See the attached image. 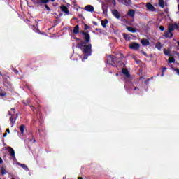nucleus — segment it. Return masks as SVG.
I'll return each instance as SVG.
<instances>
[{"instance_id": "f257e3e1", "label": "nucleus", "mask_w": 179, "mask_h": 179, "mask_svg": "<svg viewBox=\"0 0 179 179\" xmlns=\"http://www.w3.org/2000/svg\"><path fill=\"white\" fill-rule=\"evenodd\" d=\"M77 48H80L83 54H84L83 59H87L93 52V50H92V43H87L86 41H85V42L77 43Z\"/></svg>"}, {"instance_id": "f03ea898", "label": "nucleus", "mask_w": 179, "mask_h": 179, "mask_svg": "<svg viewBox=\"0 0 179 179\" xmlns=\"http://www.w3.org/2000/svg\"><path fill=\"white\" fill-rule=\"evenodd\" d=\"M80 34L84 36V40L87 44H89L90 43V34L89 33L85 31H80Z\"/></svg>"}, {"instance_id": "7ed1b4c3", "label": "nucleus", "mask_w": 179, "mask_h": 179, "mask_svg": "<svg viewBox=\"0 0 179 179\" xmlns=\"http://www.w3.org/2000/svg\"><path fill=\"white\" fill-rule=\"evenodd\" d=\"M129 48L131 50H134V51H138L141 48V45L138 43L133 42L129 45Z\"/></svg>"}, {"instance_id": "20e7f679", "label": "nucleus", "mask_w": 179, "mask_h": 179, "mask_svg": "<svg viewBox=\"0 0 179 179\" xmlns=\"http://www.w3.org/2000/svg\"><path fill=\"white\" fill-rule=\"evenodd\" d=\"M115 57H114V55H110L108 57V59H107V64H108V65H111L112 66H115V65L114 64V59Z\"/></svg>"}, {"instance_id": "39448f33", "label": "nucleus", "mask_w": 179, "mask_h": 179, "mask_svg": "<svg viewBox=\"0 0 179 179\" xmlns=\"http://www.w3.org/2000/svg\"><path fill=\"white\" fill-rule=\"evenodd\" d=\"M111 13L114 17L116 19H120L121 18V14H120V12L117 10L116 9L111 10Z\"/></svg>"}, {"instance_id": "423d86ee", "label": "nucleus", "mask_w": 179, "mask_h": 179, "mask_svg": "<svg viewBox=\"0 0 179 179\" xmlns=\"http://www.w3.org/2000/svg\"><path fill=\"white\" fill-rule=\"evenodd\" d=\"M178 29V25L176 23L169 24L168 27V30H169V31L172 33L173 30H177Z\"/></svg>"}, {"instance_id": "0eeeda50", "label": "nucleus", "mask_w": 179, "mask_h": 179, "mask_svg": "<svg viewBox=\"0 0 179 179\" xmlns=\"http://www.w3.org/2000/svg\"><path fill=\"white\" fill-rule=\"evenodd\" d=\"M148 10H150V12H156V8L152 3H147L145 5Z\"/></svg>"}, {"instance_id": "6e6552de", "label": "nucleus", "mask_w": 179, "mask_h": 179, "mask_svg": "<svg viewBox=\"0 0 179 179\" xmlns=\"http://www.w3.org/2000/svg\"><path fill=\"white\" fill-rule=\"evenodd\" d=\"M102 10H103V16H105L106 15L107 16V13L108 12V5L102 3Z\"/></svg>"}, {"instance_id": "1a4fd4ad", "label": "nucleus", "mask_w": 179, "mask_h": 179, "mask_svg": "<svg viewBox=\"0 0 179 179\" xmlns=\"http://www.w3.org/2000/svg\"><path fill=\"white\" fill-rule=\"evenodd\" d=\"M122 73H123V75H124L127 79H129V78H131V74L129 73L128 69L126 68L122 69Z\"/></svg>"}, {"instance_id": "9d476101", "label": "nucleus", "mask_w": 179, "mask_h": 179, "mask_svg": "<svg viewBox=\"0 0 179 179\" xmlns=\"http://www.w3.org/2000/svg\"><path fill=\"white\" fill-rule=\"evenodd\" d=\"M141 43L142 45H144V47H148V45H150V42L146 38H143L141 41Z\"/></svg>"}, {"instance_id": "9b49d317", "label": "nucleus", "mask_w": 179, "mask_h": 179, "mask_svg": "<svg viewBox=\"0 0 179 179\" xmlns=\"http://www.w3.org/2000/svg\"><path fill=\"white\" fill-rule=\"evenodd\" d=\"M85 10H86V12H94V7H93V6H92V5H87L85 7Z\"/></svg>"}, {"instance_id": "f8f14e48", "label": "nucleus", "mask_w": 179, "mask_h": 179, "mask_svg": "<svg viewBox=\"0 0 179 179\" xmlns=\"http://www.w3.org/2000/svg\"><path fill=\"white\" fill-rule=\"evenodd\" d=\"M60 9L62 12H64V13H66V15H69V10L68 9V7L66 6H62L60 7Z\"/></svg>"}, {"instance_id": "ddd939ff", "label": "nucleus", "mask_w": 179, "mask_h": 179, "mask_svg": "<svg viewBox=\"0 0 179 179\" xmlns=\"http://www.w3.org/2000/svg\"><path fill=\"white\" fill-rule=\"evenodd\" d=\"M16 120H17V115L15 117V115H12V116L10 117V122L12 124V125H15Z\"/></svg>"}, {"instance_id": "4468645a", "label": "nucleus", "mask_w": 179, "mask_h": 179, "mask_svg": "<svg viewBox=\"0 0 179 179\" xmlns=\"http://www.w3.org/2000/svg\"><path fill=\"white\" fill-rule=\"evenodd\" d=\"M164 37H166V38H169V37H173V32H171V31L169 29H168V31H165Z\"/></svg>"}, {"instance_id": "2eb2a0df", "label": "nucleus", "mask_w": 179, "mask_h": 179, "mask_svg": "<svg viewBox=\"0 0 179 179\" xmlns=\"http://www.w3.org/2000/svg\"><path fill=\"white\" fill-rule=\"evenodd\" d=\"M48 2H50V0H37L36 3L40 6H43V3H48Z\"/></svg>"}, {"instance_id": "dca6fc26", "label": "nucleus", "mask_w": 179, "mask_h": 179, "mask_svg": "<svg viewBox=\"0 0 179 179\" xmlns=\"http://www.w3.org/2000/svg\"><path fill=\"white\" fill-rule=\"evenodd\" d=\"M122 4L126 6H129V5H132V1L131 0H122Z\"/></svg>"}, {"instance_id": "f3484780", "label": "nucleus", "mask_w": 179, "mask_h": 179, "mask_svg": "<svg viewBox=\"0 0 179 179\" xmlns=\"http://www.w3.org/2000/svg\"><path fill=\"white\" fill-rule=\"evenodd\" d=\"M127 30H128V31H129L130 33H136V29L132 27H129V26H127L126 27Z\"/></svg>"}, {"instance_id": "a211bd4d", "label": "nucleus", "mask_w": 179, "mask_h": 179, "mask_svg": "<svg viewBox=\"0 0 179 179\" xmlns=\"http://www.w3.org/2000/svg\"><path fill=\"white\" fill-rule=\"evenodd\" d=\"M17 164L18 166H20V167L24 169V170H25L26 171H29V167H27V165H26L24 164H21L20 162H17Z\"/></svg>"}, {"instance_id": "6ab92c4d", "label": "nucleus", "mask_w": 179, "mask_h": 179, "mask_svg": "<svg viewBox=\"0 0 179 179\" xmlns=\"http://www.w3.org/2000/svg\"><path fill=\"white\" fill-rule=\"evenodd\" d=\"M9 149V153L11 156V157H13L14 159H15L16 157H15V150H13V148H12L11 147L8 148Z\"/></svg>"}, {"instance_id": "aec40b11", "label": "nucleus", "mask_w": 179, "mask_h": 179, "mask_svg": "<svg viewBox=\"0 0 179 179\" xmlns=\"http://www.w3.org/2000/svg\"><path fill=\"white\" fill-rule=\"evenodd\" d=\"M127 15H128V16H130V17H135V10H129Z\"/></svg>"}, {"instance_id": "412c9836", "label": "nucleus", "mask_w": 179, "mask_h": 179, "mask_svg": "<svg viewBox=\"0 0 179 179\" xmlns=\"http://www.w3.org/2000/svg\"><path fill=\"white\" fill-rule=\"evenodd\" d=\"M73 34H78L79 33V25H76L73 30Z\"/></svg>"}, {"instance_id": "4be33fe9", "label": "nucleus", "mask_w": 179, "mask_h": 179, "mask_svg": "<svg viewBox=\"0 0 179 179\" xmlns=\"http://www.w3.org/2000/svg\"><path fill=\"white\" fill-rule=\"evenodd\" d=\"M162 47H163V45H162V43L160 42H158L155 44V48L159 50V51H162Z\"/></svg>"}, {"instance_id": "5701e85b", "label": "nucleus", "mask_w": 179, "mask_h": 179, "mask_svg": "<svg viewBox=\"0 0 179 179\" xmlns=\"http://www.w3.org/2000/svg\"><path fill=\"white\" fill-rule=\"evenodd\" d=\"M107 23H108V20H107V19H105L104 20L101 21V24L103 27H106V26H107Z\"/></svg>"}, {"instance_id": "b1692460", "label": "nucleus", "mask_w": 179, "mask_h": 179, "mask_svg": "<svg viewBox=\"0 0 179 179\" xmlns=\"http://www.w3.org/2000/svg\"><path fill=\"white\" fill-rule=\"evenodd\" d=\"M158 5L160 8H164V0H159Z\"/></svg>"}, {"instance_id": "393cba45", "label": "nucleus", "mask_w": 179, "mask_h": 179, "mask_svg": "<svg viewBox=\"0 0 179 179\" xmlns=\"http://www.w3.org/2000/svg\"><path fill=\"white\" fill-rule=\"evenodd\" d=\"M24 128H26V126L24 124H22L20 127V130L22 135H23V134H24Z\"/></svg>"}, {"instance_id": "a878e982", "label": "nucleus", "mask_w": 179, "mask_h": 179, "mask_svg": "<svg viewBox=\"0 0 179 179\" xmlns=\"http://www.w3.org/2000/svg\"><path fill=\"white\" fill-rule=\"evenodd\" d=\"M164 54L167 57H171V54H170V50H167V49H164Z\"/></svg>"}, {"instance_id": "bb28decb", "label": "nucleus", "mask_w": 179, "mask_h": 179, "mask_svg": "<svg viewBox=\"0 0 179 179\" xmlns=\"http://www.w3.org/2000/svg\"><path fill=\"white\" fill-rule=\"evenodd\" d=\"M168 61L169 64H174V62H176V59H174V57H169Z\"/></svg>"}, {"instance_id": "cd10ccee", "label": "nucleus", "mask_w": 179, "mask_h": 179, "mask_svg": "<svg viewBox=\"0 0 179 179\" xmlns=\"http://www.w3.org/2000/svg\"><path fill=\"white\" fill-rule=\"evenodd\" d=\"M22 103H24V106H30V101L29 100H23Z\"/></svg>"}, {"instance_id": "c85d7f7f", "label": "nucleus", "mask_w": 179, "mask_h": 179, "mask_svg": "<svg viewBox=\"0 0 179 179\" xmlns=\"http://www.w3.org/2000/svg\"><path fill=\"white\" fill-rule=\"evenodd\" d=\"M29 141L30 142H33L34 143H36V139H34L32 135H31V136L29 137Z\"/></svg>"}, {"instance_id": "c756f323", "label": "nucleus", "mask_w": 179, "mask_h": 179, "mask_svg": "<svg viewBox=\"0 0 179 179\" xmlns=\"http://www.w3.org/2000/svg\"><path fill=\"white\" fill-rule=\"evenodd\" d=\"M1 174L2 176H3V174H6V169L3 167H1Z\"/></svg>"}, {"instance_id": "7c9ffc66", "label": "nucleus", "mask_w": 179, "mask_h": 179, "mask_svg": "<svg viewBox=\"0 0 179 179\" xmlns=\"http://www.w3.org/2000/svg\"><path fill=\"white\" fill-rule=\"evenodd\" d=\"M141 54H143L145 57H146L147 58H149V55H148L147 52H145L143 50H141Z\"/></svg>"}, {"instance_id": "2f4dec72", "label": "nucleus", "mask_w": 179, "mask_h": 179, "mask_svg": "<svg viewBox=\"0 0 179 179\" xmlns=\"http://www.w3.org/2000/svg\"><path fill=\"white\" fill-rule=\"evenodd\" d=\"M44 6L48 12H51V8H50V6H48V5L45 4Z\"/></svg>"}, {"instance_id": "473e14b6", "label": "nucleus", "mask_w": 179, "mask_h": 179, "mask_svg": "<svg viewBox=\"0 0 179 179\" xmlns=\"http://www.w3.org/2000/svg\"><path fill=\"white\" fill-rule=\"evenodd\" d=\"M29 107L34 113H36V108H34V106L29 105Z\"/></svg>"}, {"instance_id": "72a5a7b5", "label": "nucleus", "mask_w": 179, "mask_h": 179, "mask_svg": "<svg viewBox=\"0 0 179 179\" xmlns=\"http://www.w3.org/2000/svg\"><path fill=\"white\" fill-rule=\"evenodd\" d=\"M87 29H90V27H88V25H87V24H84V30H87Z\"/></svg>"}, {"instance_id": "f704fd0d", "label": "nucleus", "mask_w": 179, "mask_h": 179, "mask_svg": "<svg viewBox=\"0 0 179 179\" xmlns=\"http://www.w3.org/2000/svg\"><path fill=\"white\" fill-rule=\"evenodd\" d=\"M123 38L127 40L128 38V34H122Z\"/></svg>"}, {"instance_id": "c9c22d12", "label": "nucleus", "mask_w": 179, "mask_h": 179, "mask_svg": "<svg viewBox=\"0 0 179 179\" xmlns=\"http://www.w3.org/2000/svg\"><path fill=\"white\" fill-rule=\"evenodd\" d=\"M4 83H7V85H8V86H12V83H10V81H5Z\"/></svg>"}, {"instance_id": "e433bc0d", "label": "nucleus", "mask_w": 179, "mask_h": 179, "mask_svg": "<svg viewBox=\"0 0 179 179\" xmlns=\"http://www.w3.org/2000/svg\"><path fill=\"white\" fill-rule=\"evenodd\" d=\"M6 96V93H0V97H5Z\"/></svg>"}, {"instance_id": "4c0bfd02", "label": "nucleus", "mask_w": 179, "mask_h": 179, "mask_svg": "<svg viewBox=\"0 0 179 179\" xmlns=\"http://www.w3.org/2000/svg\"><path fill=\"white\" fill-rule=\"evenodd\" d=\"M159 30H161V31H164V27L160 26L159 27Z\"/></svg>"}, {"instance_id": "58836bf2", "label": "nucleus", "mask_w": 179, "mask_h": 179, "mask_svg": "<svg viewBox=\"0 0 179 179\" xmlns=\"http://www.w3.org/2000/svg\"><path fill=\"white\" fill-rule=\"evenodd\" d=\"M13 72L15 73V75H19V71L14 69Z\"/></svg>"}, {"instance_id": "ea45409f", "label": "nucleus", "mask_w": 179, "mask_h": 179, "mask_svg": "<svg viewBox=\"0 0 179 179\" xmlns=\"http://www.w3.org/2000/svg\"><path fill=\"white\" fill-rule=\"evenodd\" d=\"M166 70H167V68L164 67V68L162 69V72L163 73H164V72H166Z\"/></svg>"}, {"instance_id": "a19ab883", "label": "nucleus", "mask_w": 179, "mask_h": 179, "mask_svg": "<svg viewBox=\"0 0 179 179\" xmlns=\"http://www.w3.org/2000/svg\"><path fill=\"white\" fill-rule=\"evenodd\" d=\"M112 3H113V6H115V5H117V2L115 1V0H113L112 1Z\"/></svg>"}, {"instance_id": "79ce46f5", "label": "nucleus", "mask_w": 179, "mask_h": 179, "mask_svg": "<svg viewBox=\"0 0 179 179\" xmlns=\"http://www.w3.org/2000/svg\"><path fill=\"white\" fill-rule=\"evenodd\" d=\"M150 80V78H148L145 81V85H148V83H149V81Z\"/></svg>"}, {"instance_id": "37998d69", "label": "nucleus", "mask_w": 179, "mask_h": 179, "mask_svg": "<svg viewBox=\"0 0 179 179\" xmlns=\"http://www.w3.org/2000/svg\"><path fill=\"white\" fill-rule=\"evenodd\" d=\"M11 111H13V114H15V113H16V108H12Z\"/></svg>"}, {"instance_id": "c03bdc74", "label": "nucleus", "mask_w": 179, "mask_h": 179, "mask_svg": "<svg viewBox=\"0 0 179 179\" xmlns=\"http://www.w3.org/2000/svg\"><path fill=\"white\" fill-rule=\"evenodd\" d=\"M76 41H80V43L84 42L82 39H80V38H76Z\"/></svg>"}, {"instance_id": "a18cd8bd", "label": "nucleus", "mask_w": 179, "mask_h": 179, "mask_svg": "<svg viewBox=\"0 0 179 179\" xmlns=\"http://www.w3.org/2000/svg\"><path fill=\"white\" fill-rule=\"evenodd\" d=\"M8 115H10L11 117H12V115H15V114H14V113L12 114V113H10V111H8Z\"/></svg>"}, {"instance_id": "49530a36", "label": "nucleus", "mask_w": 179, "mask_h": 179, "mask_svg": "<svg viewBox=\"0 0 179 179\" xmlns=\"http://www.w3.org/2000/svg\"><path fill=\"white\" fill-rule=\"evenodd\" d=\"M6 131L8 134H10V130L9 129V128L6 129Z\"/></svg>"}, {"instance_id": "de8ad7c7", "label": "nucleus", "mask_w": 179, "mask_h": 179, "mask_svg": "<svg viewBox=\"0 0 179 179\" xmlns=\"http://www.w3.org/2000/svg\"><path fill=\"white\" fill-rule=\"evenodd\" d=\"M176 72L178 75H179V69H176Z\"/></svg>"}, {"instance_id": "09e8293b", "label": "nucleus", "mask_w": 179, "mask_h": 179, "mask_svg": "<svg viewBox=\"0 0 179 179\" xmlns=\"http://www.w3.org/2000/svg\"><path fill=\"white\" fill-rule=\"evenodd\" d=\"M3 163V160H2V158L0 157V164H2Z\"/></svg>"}, {"instance_id": "8fccbe9b", "label": "nucleus", "mask_w": 179, "mask_h": 179, "mask_svg": "<svg viewBox=\"0 0 179 179\" xmlns=\"http://www.w3.org/2000/svg\"><path fill=\"white\" fill-rule=\"evenodd\" d=\"M92 23H93V24H94V26H97V22H94V21Z\"/></svg>"}, {"instance_id": "3c124183", "label": "nucleus", "mask_w": 179, "mask_h": 179, "mask_svg": "<svg viewBox=\"0 0 179 179\" xmlns=\"http://www.w3.org/2000/svg\"><path fill=\"white\" fill-rule=\"evenodd\" d=\"M120 58H124V55H122V53H120Z\"/></svg>"}, {"instance_id": "603ef678", "label": "nucleus", "mask_w": 179, "mask_h": 179, "mask_svg": "<svg viewBox=\"0 0 179 179\" xmlns=\"http://www.w3.org/2000/svg\"><path fill=\"white\" fill-rule=\"evenodd\" d=\"M136 64H141V60H139V59L136 60Z\"/></svg>"}, {"instance_id": "864d4df0", "label": "nucleus", "mask_w": 179, "mask_h": 179, "mask_svg": "<svg viewBox=\"0 0 179 179\" xmlns=\"http://www.w3.org/2000/svg\"><path fill=\"white\" fill-rule=\"evenodd\" d=\"M149 55V58H153V55Z\"/></svg>"}, {"instance_id": "5fc2aeb1", "label": "nucleus", "mask_w": 179, "mask_h": 179, "mask_svg": "<svg viewBox=\"0 0 179 179\" xmlns=\"http://www.w3.org/2000/svg\"><path fill=\"white\" fill-rule=\"evenodd\" d=\"M6 135H8V134L7 133H4L3 134V138H5L6 136Z\"/></svg>"}, {"instance_id": "6e6d98bb", "label": "nucleus", "mask_w": 179, "mask_h": 179, "mask_svg": "<svg viewBox=\"0 0 179 179\" xmlns=\"http://www.w3.org/2000/svg\"><path fill=\"white\" fill-rule=\"evenodd\" d=\"M138 89H139V88H138V87H134V90H138Z\"/></svg>"}, {"instance_id": "4d7b16f0", "label": "nucleus", "mask_w": 179, "mask_h": 179, "mask_svg": "<svg viewBox=\"0 0 179 179\" xmlns=\"http://www.w3.org/2000/svg\"><path fill=\"white\" fill-rule=\"evenodd\" d=\"M161 76H164V73H162Z\"/></svg>"}, {"instance_id": "13d9d810", "label": "nucleus", "mask_w": 179, "mask_h": 179, "mask_svg": "<svg viewBox=\"0 0 179 179\" xmlns=\"http://www.w3.org/2000/svg\"><path fill=\"white\" fill-rule=\"evenodd\" d=\"M51 2H55V0H50Z\"/></svg>"}, {"instance_id": "bf43d9fd", "label": "nucleus", "mask_w": 179, "mask_h": 179, "mask_svg": "<svg viewBox=\"0 0 179 179\" xmlns=\"http://www.w3.org/2000/svg\"><path fill=\"white\" fill-rule=\"evenodd\" d=\"M78 179H83L82 177H78Z\"/></svg>"}, {"instance_id": "052dcab7", "label": "nucleus", "mask_w": 179, "mask_h": 179, "mask_svg": "<svg viewBox=\"0 0 179 179\" xmlns=\"http://www.w3.org/2000/svg\"><path fill=\"white\" fill-rule=\"evenodd\" d=\"M178 45L179 46V41L177 42Z\"/></svg>"}, {"instance_id": "680f3d73", "label": "nucleus", "mask_w": 179, "mask_h": 179, "mask_svg": "<svg viewBox=\"0 0 179 179\" xmlns=\"http://www.w3.org/2000/svg\"><path fill=\"white\" fill-rule=\"evenodd\" d=\"M150 79H153V77H151V78H150Z\"/></svg>"}, {"instance_id": "e2e57ef3", "label": "nucleus", "mask_w": 179, "mask_h": 179, "mask_svg": "<svg viewBox=\"0 0 179 179\" xmlns=\"http://www.w3.org/2000/svg\"><path fill=\"white\" fill-rule=\"evenodd\" d=\"M116 76H118V73H116Z\"/></svg>"}, {"instance_id": "0e129e2a", "label": "nucleus", "mask_w": 179, "mask_h": 179, "mask_svg": "<svg viewBox=\"0 0 179 179\" xmlns=\"http://www.w3.org/2000/svg\"><path fill=\"white\" fill-rule=\"evenodd\" d=\"M11 179H15V178H12Z\"/></svg>"}, {"instance_id": "69168bd1", "label": "nucleus", "mask_w": 179, "mask_h": 179, "mask_svg": "<svg viewBox=\"0 0 179 179\" xmlns=\"http://www.w3.org/2000/svg\"><path fill=\"white\" fill-rule=\"evenodd\" d=\"M178 29H179V23H178Z\"/></svg>"}, {"instance_id": "338daca9", "label": "nucleus", "mask_w": 179, "mask_h": 179, "mask_svg": "<svg viewBox=\"0 0 179 179\" xmlns=\"http://www.w3.org/2000/svg\"><path fill=\"white\" fill-rule=\"evenodd\" d=\"M178 2H179V0H177Z\"/></svg>"}]
</instances>
